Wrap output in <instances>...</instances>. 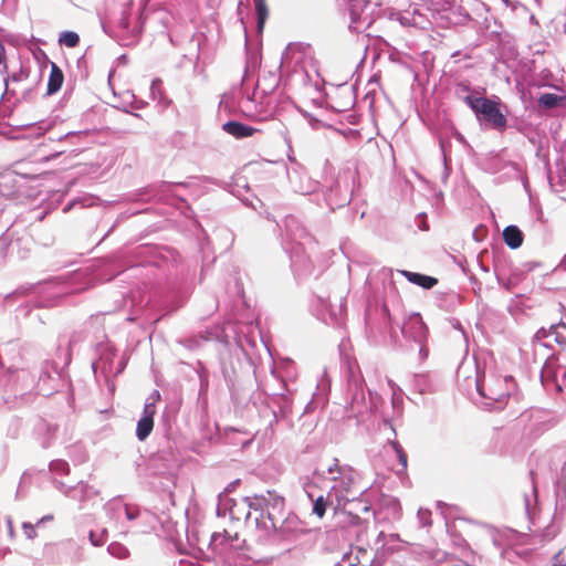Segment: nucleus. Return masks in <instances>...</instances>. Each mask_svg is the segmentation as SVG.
I'll return each instance as SVG.
<instances>
[{"label": "nucleus", "instance_id": "nucleus-1", "mask_svg": "<svg viewBox=\"0 0 566 566\" xmlns=\"http://www.w3.org/2000/svg\"><path fill=\"white\" fill-rule=\"evenodd\" d=\"M242 504L248 509L244 515L245 522H253L266 535H269V527H275V522L286 514L284 499L274 491L247 496Z\"/></svg>", "mask_w": 566, "mask_h": 566}, {"label": "nucleus", "instance_id": "nucleus-2", "mask_svg": "<svg viewBox=\"0 0 566 566\" xmlns=\"http://www.w3.org/2000/svg\"><path fill=\"white\" fill-rule=\"evenodd\" d=\"M325 473L340 474L328 491V499L331 502H335V510L344 509L348 502L356 500L363 493V490L356 484L355 470L347 464L340 465L337 459H333V462L326 468L316 469L313 472V480H319L321 476H325Z\"/></svg>", "mask_w": 566, "mask_h": 566}, {"label": "nucleus", "instance_id": "nucleus-3", "mask_svg": "<svg viewBox=\"0 0 566 566\" xmlns=\"http://www.w3.org/2000/svg\"><path fill=\"white\" fill-rule=\"evenodd\" d=\"M84 277L85 273L77 271L66 279H55L36 285L34 290L40 295L36 306L53 307L59 304L60 298L85 291L95 284L92 279H88L80 285Z\"/></svg>", "mask_w": 566, "mask_h": 566}, {"label": "nucleus", "instance_id": "nucleus-4", "mask_svg": "<svg viewBox=\"0 0 566 566\" xmlns=\"http://www.w3.org/2000/svg\"><path fill=\"white\" fill-rule=\"evenodd\" d=\"M104 509L108 520L116 528H119L122 533L128 531L124 525L126 521L133 522L135 520H142L145 523V527L138 530L142 533H147L153 528L151 523L155 517L148 511H142L138 506L125 504L119 499L108 501Z\"/></svg>", "mask_w": 566, "mask_h": 566}, {"label": "nucleus", "instance_id": "nucleus-5", "mask_svg": "<svg viewBox=\"0 0 566 566\" xmlns=\"http://www.w3.org/2000/svg\"><path fill=\"white\" fill-rule=\"evenodd\" d=\"M357 171L352 168L340 170L334 184L324 193V200L332 210L348 205L352 200Z\"/></svg>", "mask_w": 566, "mask_h": 566}, {"label": "nucleus", "instance_id": "nucleus-6", "mask_svg": "<svg viewBox=\"0 0 566 566\" xmlns=\"http://www.w3.org/2000/svg\"><path fill=\"white\" fill-rule=\"evenodd\" d=\"M369 410L366 399L364 380L360 375L349 370L347 379V402L345 412L347 418H357Z\"/></svg>", "mask_w": 566, "mask_h": 566}, {"label": "nucleus", "instance_id": "nucleus-7", "mask_svg": "<svg viewBox=\"0 0 566 566\" xmlns=\"http://www.w3.org/2000/svg\"><path fill=\"white\" fill-rule=\"evenodd\" d=\"M475 388L479 395L485 399V406L493 407L495 403L502 405L509 397L506 379L491 378L486 380L484 375H480V367L478 363H475Z\"/></svg>", "mask_w": 566, "mask_h": 566}, {"label": "nucleus", "instance_id": "nucleus-8", "mask_svg": "<svg viewBox=\"0 0 566 566\" xmlns=\"http://www.w3.org/2000/svg\"><path fill=\"white\" fill-rule=\"evenodd\" d=\"M96 355L97 358L92 364L93 373L96 378L98 374H101L108 380L109 377H115L124 370L125 361L119 360L115 364L114 358L116 353L108 340L97 344Z\"/></svg>", "mask_w": 566, "mask_h": 566}, {"label": "nucleus", "instance_id": "nucleus-9", "mask_svg": "<svg viewBox=\"0 0 566 566\" xmlns=\"http://www.w3.org/2000/svg\"><path fill=\"white\" fill-rule=\"evenodd\" d=\"M401 333L407 339H411L417 345H419L420 359H426L429 355V349L426 345L428 338V327L422 321V317L419 314L410 315L403 323Z\"/></svg>", "mask_w": 566, "mask_h": 566}, {"label": "nucleus", "instance_id": "nucleus-10", "mask_svg": "<svg viewBox=\"0 0 566 566\" xmlns=\"http://www.w3.org/2000/svg\"><path fill=\"white\" fill-rule=\"evenodd\" d=\"M312 242H297L296 244L283 243L284 250L290 254L291 266L298 276H306L313 273V262L306 252V247Z\"/></svg>", "mask_w": 566, "mask_h": 566}, {"label": "nucleus", "instance_id": "nucleus-11", "mask_svg": "<svg viewBox=\"0 0 566 566\" xmlns=\"http://www.w3.org/2000/svg\"><path fill=\"white\" fill-rule=\"evenodd\" d=\"M287 179L292 190L303 196L312 195L319 188V182L308 177L304 167L294 163L286 169Z\"/></svg>", "mask_w": 566, "mask_h": 566}, {"label": "nucleus", "instance_id": "nucleus-12", "mask_svg": "<svg viewBox=\"0 0 566 566\" xmlns=\"http://www.w3.org/2000/svg\"><path fill=\"white\" fill-rule=\"evenodd\" d=\"M304 532V525L294 513H286L275 522V527H269V534L282 541L295 539Z\"/></svg>", "mask_w": 566, "mask_h": 566}, {"label": "nucleus", "instance_id": "nucleus-13", "mask_svg": "<svg viewBox=\"0 0 566 566\" xmlns=\"http://www.w3.org/2000/svg\"><path fill=\"white\" fill-rule=\"evenodd\" d=\"M317 315L326 324L340 325L345 313L344 300L340 298L338 304L333 305L329 298L317 296L316 298Z\"/></svg>", "mask_w": 566, "mask_h": 566}, {"label": "nucleus", "instance_id": "nucleus-14", "mask_svg": "<svg viewBox=\"0 0 566 566\" xmlns=\"http://www.w3.org/2000/svg\"><path fill=\"white\" fill-rule=\"evenodd\" d=\"M475 115L480 120L489 123L494 129L502 130L506 126V117L501 112L496 101L485 98Z\"/></svg>", "mask_w": 566, "mask_h": 566}, {"label": "nucleus", "instance_id": "nucleus-15", "mask_svg": "<svg viewBox=\"0 0 566 566\" xmlns=\"http://www.w3.org/2000/svg\"><path fill=\"white\" fill-rule=\"evenodd\" d=\"M285 238L283 243L296 244L297 242H312L313 238L305 227L294 216H287L284 220Z\"/></svg>", "mask_w": 566, "mask_h": 566}, {"label": "nucleus", "instance_id": "nucleus-16", "mask_svg": "<svg viewBox=\"0 0 566 566\" xmlns=\"http://www.w3.org/2000/svg\"><path fill=\"white\" fill-rule=\"evenodd\" d=\"M179 187H186V184L163 181L160 184L148 186L145 188L144 193L148 195L150 199L165 201L169 197H177L176 189Z\"/></svg>", "mask_w": 566, "mask_h": 566}, {"label": "nucleus", "instance_id": "nucleus-17", "mask_svg": "<svg viewBox=\"0 0 566 566\" xmlns=\"http://www.w3.org/2000/svg\"><path fill=\"white\" fill-rule=\"evenodd\" d=\"M316 481L317 480H313V476L306 478V481L303 483V489L313 503V513L318 517H323L328 505H333L335 507V502L329 501L328 494L326 497L323 494L315 496L312 488Z\"/></svg>", "mask_w": 566, "mask_h": 566}, {"label": "nucleus", "instance_id": "nucleus-18", "mask_svg": "<svg viewBox=\"0 0 566 566\" xmlns=\"http://www.w3.org/2000/svg\"><path fill=\"white\" fill-rule=\"evenodd\" d=\"M306 49L307 46L303 43H290L282 53L280 66L291 67L293 65L295 69L302 63Z\"/></svg>", "mask_w": 566, "mask_h": 566}, {"label": "nucleus", "instance_id": "nucleus-19", "mask_svg": "<svg viewBox=\"0 0 566 566\" xmlns=\"http://www.w3.org/2000/svg\"><path fill=\"white\" fill-rule=\"evenodd\" d=\"M60 375L56 370V368L50 364L45 363L43 366L38 381V390L40 394L44 396H49L52 394L54 386L50 385L49 382H55L59 379Z\"/></svg>", "mask_w": 566, "mask_h": 566}, {"label": "nucleus", "instance_id": "nucleus-20", "mask_svg": "<svg viewBox=\"0 0 566 566\" xmlns=\"http://www.w3.org/2000/svg\"><path fill=\"white\" fill-rule=\"evenodd\" d=\"M366 333L370 342L375 345L387 343V338L389 337L390 342L395 343L396 337L391 332V327L389 324V319L385 318L381 326L376 331L374 326L367 321L366 322Z\"/></svg>", "mask_w": 566, "mask_h": 566}, {"label": "nucleus", "instance_id": "nucleus-21", "mask_svg": "<svg viewBox=\"0 0 566 566\" xmlns=\"http://www.w3.org/2000/svg\"><path fill=\"white\" fill-rule=\"evenodd\" d=\"M233 541H239V535H230L227 531L223 533H213L210 539V548L219 555L229 553V545H233Z\"/></svg>", "mask_w": 566, "mask_h": 566}, {"label": "nucleus", "instance_id": "nucleus-22", "mask_svg": "<svg viewBox=\"0 0 566 566\" xmlns=\"http://www.w3.org/2000/svg\"><path fill=\"white\" fill-rule=\"evenodd\" d=\"M20 178L13 174L8 172L0 176V197L12 198L19 191Z\"/></svg>", "mask_w": 566, "mask_h": 566}, {"label": "nucleus", "instance_id": "nucleus-23", "mask_svg": "<svg viewBox=\"0 0 566 566\" xmlns=\"http://www.w3.org/2000/svg\"><path fill=\"white\" fill-rule=\"evenodd\" d=\"M222 129L227 132L229 135L235 137V138H245L252 136L255 132H258L256 128L237 122V120H229L222 125Z\"/></svg>", "mask_w": 566, "mask_h": 566}, {"label": "nucleus", "instance_id": "nucleus-24", "mask_svg": "<svg viewBox=\"0 0 566 566\" xmlns=\"http://www.w3.org/2000/svg\"><path fill=\"white\" fill-rule=\"evenodd\" d=\"M553 364L551 358L546 359L541 371V381L544 387L548 388L549 384H552L557 392H562L563 387L556 381V371Z\"/></svg>", "mask_w": 566, "mask_h": 566}, {"label": "nucleus", "instance_id": "nucleus-25", "mask_svg": "<svg viewBox=\"0 0 566 566\" xmlns=\"http://www.w3.org/2000/svg\"><path fill=\"white\" fill-rule=\"evenodd\" d=\"M240 505L237 504L232 499H229L227 496H223L222 494H219V504L217 507V515L218 516H226L227 511H229L230 517L239 520V512H240Z\"/></svg>", "mask_w": 566, "mask_h": 566}, {"label": "nucleus", "instance_id": "nucleus-26", "mask_svg": "<svg viewBox=\"0 0 566 566\" xmlns=\"http://www.w3.org/2000/svg\"><path fill=\"white\" fill-rule=\"evenodd\" d=\"M401 274L412 284H416L418 286H421L426 290L432 289L437 283L438 280L433 276L424 275L421 273L416 272H409V271H401Z\"/></svg>", "mask_w": 566, "mask_h": 566}, {"label": "nucleus", "instance_id": "nucleus-27", "mask_svg": "<svg viewBox=\"0 0 566 566\" xmlns=\"http://www.w3.org/2000/svg\"><path fill=\"white\" fill-rule=\"evenodd\" d=\"M64 81V75L62 70L53 62H51V71L48 81V95L55 94L62 86Z\"/></svg>", "mask_w": 566, "mask_h": 566}, {"label": "nucleus", "instance_id": "nucleus-28", "mask_svg": "<svg viewBox=\"0 0 566 566\" xmlns=\"http://www.w3.org/2000/svg\"><path fill=\"white\" fill-rule=\"evenodd\" d=\"M537 104L543 109H553L566 105V95H556L553 93L542 94L537 98Z\"/></svg>", "mask_w": 566, "mask_h": 566}, {"label": "nucleus", "instance_id": "nucleus-29", "mask_svg": "<svg viewBox=\"0 0 566 566\" xmlns=\"http://www.w3.org/2000/svg\"><path fill=\"white\" fill-rule=\"evenodd\" d=\"M503 239L511 249H517L523 243V233L516 226H507L503 231Z\"/></svg>", "mask_w": 566, "mask_h": 566}, {"label": "nucleus", "instance_id": "nucleus-30", "mask_svg": "<svg viewBox=\"0 0 566 566\" xmlns=\"http://www.w3.org/2000/svg\"><path fill=\"white\" fill-rule=\"evenodd\" d=\"M460 303V295L454 292L440 293L437 295V305L443 311L452 312Z\"/></svg>", "mask_w": 566, "mask_h": 566}, {"label": "nucleus", "instance_id": "nucleus-31", "mask_svg": "<svg viewBox=\"0 0 566 566\" xmlns=\"http://www.w3.org/2000/svg\"><path fill=\"white\" fill-rule=\"evenodd\" d=\"M30 72L28 69L21 66L18 72H13L11 75L4 78L6 93L15 94V88L11 85L19 84L29 78Z\"/></svg>", "mask_w": 566, "mask_h": 566}, {"label": "nucleus", "instance_id": "nucleus-32", "mask_svg": "<svg viewBox=\"0 0 566 566\" xmlns=\"http://www.w3.org/2000/svg\"><path fill=\"white\" fill-rule=\"evenodd\" d=\"M59 489L65 495L82 501L86 495L87 491L90 490V486L88 484L83 482H80L76 486H66L64 483H59Z\"/></svg>", "mask_w": 566, "mask_h": 566}, {"label": "nucleus", "instance_id": "nucleus-33", "mask_svg": "<svg viewBox=\"0 0 566 566\" xmlns=\"http://www.w3.org/2000/svg\"><path fill=\"white\" fill-rule=\"evenodd\" d=\"M279 84V76L275 72H269L268 75H263L256 82V87L261 90L262 93H271Z\"/></svg>", "mask_w": 566, "mask_h": 566}, {"label": "nucleus", "instance_id": "nucleus-34", "mask_svg": "<svg viewBox=\"0 0 566 566\" xmlns=\"http://www.w3.org/2000/svg\"><path fill=\"white\" fill-rule=\"evenodd\" d=\"M166 1L163 0H142V12L140 18L147 19L150 14L156 13L159 10H164L163 6Z\"/></svg>", "mask_w": 566, "mask_h": 566}, {"label": "nucleus", "instance_id": "nucleus-35", "mask_svg": "<svg viewBox=\"0 0 566 566\" xmlns=\"http://www.w3.org/2000/svg\"><path fill=\"white\" fill-rule=\"evenodd\" d=\"M154 429V420L153 419H146L140 418L137 421L136 427V437L139 441H144L148 438V436L151 433Z\"/></svg>", "mask_w": 566, "mask_h": 566}, {"label": "nucleus", "instance_id": "nucleus-36", "mask_svg": "<svg viewBox=\"0 0 566 566\" xmlns=\"http://www.w3.org/2000/svg\"><path fill=\"white\" fill-rule=\"evenodd\" d=\"M523 501L525 513L527 514V516H531L532 514L535 513L537 503V491L534 483H532L530 492L524 493Z\"/></svg>", "mask_w": 566, "mask_h": 566}, {"label": "nucleus", "instance_id": "nucleus-37", "mask_svg": "<svg viewBox=\"0 0 566 566\" xmlns=\"http://www.w3.org/2000/svg\"><path fill=\"white\" fill-rule=\"evenodd\" d=\"M150 96L154 101H157L159 104L167 106L169 101L166 98L163 90H161V81L159 78H155L150 85Z\"/></svg>", "mask_w": 566, "mask_h": 566}, {"label": "nucleus", "instance_id": "nucleus-38", "mask_svg": "<svg viewBox=\"0 0 566 566\" xmlns=\"http://www.w3.org/2000/svg\"><path fill=\"white\" fill-rule=\"evenodd\" d=\"M69 455L76 464L83 463L87 459L86 451L80 443L73 444L69 448Z\"/></svg>", "mask_w": 566, "mask_h": 566}, {"label": "nucleus", "instance_id": "nucleus-39", "mask_svg": "<svg viewBox=\"0 0 566 566\" xmlns=\"http://www.w3.org/2000/svg\"><path fill=\"white\" fill-rule=\"evenodd\" d=\"M197 374L199 377V398H202L207 395L208 388H209V376L206 367H203L201 364L199 365V368L197 369Z\"/></svg>", "mask_w": 566, "mask_h": 566}, {"label": "nucleus", "instance_id": "nucleus-40", "mask_svg": "<svg viewBox=\"0 0 566 566\" xmlns=\"http://www.w3.org/2000/svg\"><path fill=\"white\" fill-rule=\"evenodd\" d=\"M389 443H390L391 448L394 449V451L397 455L398 462L401 467V469L398 471V473H403L407 470V454L398 441L392 440V441H389Z\"/></svg>", "mask_w": 566, "mask_h": 566}, {"label": "nucleus", "instance_id": "nucleus-41", "mask_svg": "<svg viewBox=\"0 0 566 566\" xmlns=\"http://www.w3.org/2000/svg\"><path fill=\"white\" fill-rule=\"evenodd\" d=\"M107 552L109 555L118 559H125L129 556L127 547L117 542L111 543L107 547Z\"/></svg>", "mask_w": 566, "mask_h": 566}, {"label": "nucleus", "instance_id": "nucleus-42", "mask_svg": "<svg viewBox=\"0 0 566 566\" xmlns=\"http://www.w3.org/2000/svg\"><path fill=\"white\" fill-rule=\"evenodd\" d=\"M552 334H555V326L552 325L549 327V329H546L544 327L539 328L535 336H534V347L536 348L537 346H543V347H548L549 345L547 343H543L542 340L552 336Z\"/></svg>", "mask_w": 566, "mask_h": 566}, {"label": "nucleus", "instance_id": "nucleus-43", "mask_svg": "<svg viewBox=\"0 0 566 566\" xmlns=\"http://www.w3.org/2000/svg\"><path fill=\"white\" fill-rule=\"evenodd\" d=\"M59 42L67 48H75L80 43V36L76 32L64 31L60 34Z\"/></svg>", "mask_w": 566, "mask_h": 566}, {"label": "nucleus", "instance_id": "nucleus-44", "mask_svg": "<svg viewBox=\"0 0 566 566\" xmlns=\"http://www.w3.org/2000/svg\"><path fill=\"white\" fill-rule=\"evenodd\" d=\"M453 543L461 548L462 558L469 559V556L472 555V551L470 549L468 543L461 537L454 538ZM457 566H468V560H460Z\"/></svg>", "mask_w": 566, "mask_h": 566}, {"label": "nucleus", "instance_id": "nucleus-45", "mask_svg": "<svg viewBox=\"0 0 566 566\" xmlns=\"http://www.w3.org/2000/svg\"><path fill=\"white\" fill-rule=\"evenodd\" d=\"M88 135V132L87 130H82V132H69L64 135H61L59 137H56V140L59 142H63V140H66V142H70L71 144H76L78 143L82 138L86 137Z\"/></svg>", "mask_w": 566, "mask_h": 566}, {"label": "nucleus", "instance_id": "nucleus-46", "mask_svg": "<svg viewBox=\"0 0 566 566\" xmlns=\"http://www.w3.org/2000/svg\"><path fill=\"white\" fill-rule=\"evenodd\" d=\"M255 10L258 13V27L259 29L263 28V23L268 15V9L264 0H254Z\"/></svg>", "mask_w": 566, "mask_h": 566}, {"label": "nucleus", "instance_id": "nucleus-47", "mask_svg": "<svg viewBox=\"0 0 566 566\" xmlns=\"http://www.w3.org/2000/svg\"><path fill=\"white\" fill-rule=\"evenodd\" d=\"M88 538L93 546H102L107 541V528H102L98 533L90 531Z\"/></svg>", "mask_w": 566, "mask_h": 566}, {"label": "nucleus", "instance_id": "nucleus-48", "mask_svg": "<svg viewBox=\"0 0 566 566\" xmlns=\"http://www.w3.org/2000/svg\"><path fill=\"white\" fill-rule=\"evenodd\" d=\"M50 470L60 475H66L70 472V465L64 460H54L50 463Z\"/></svg>", "mask_w": 566, "mask_h": 566}, {"label": "nucleus", "instance_id": "nucleus-49", "mask_svg": "<svg viewBox=\"0 0 566 566\" xmlns=\"http://www.w3.org/2000/svg\"><path fill=\"white\" fill-rule=\"evenodd\" d=\"M485 98L486 97L478 96L471 93L470 95H465V97L462 101L474 112V114H476L481 103H483Z\"/></svg>", "mask_w": 566, "mask_h": 566}, {"label": "nucleus", "instance_id": "nucleus-50", "mask_svg": "<svg viewBox=\"0 0 566 566\" xmlns=\"http://www.w3.org/2000/svg\"><path fill=\"white\" fill-rule=\"evenodd\" d=\"M471 94V85L468 82H458L454 86V95L459 99H463L465 95Z\"/></svg>", "mask_w": 566, "mask_h": 566}, {"label": "nucleus", "instance_id": "nucleus-51", "mask_svg": "<svg viewBox=\"0 0 566 566\" xmlns=\"http://www.w3.org/2000/svg\"><path fill=\"white\" fill-rule=\"evenodd\" d=\"M417 518L422 527H429L431 525V511L427 509H419L417 513Z\"/></svg>", "mask_w": 566, "mask_h": 566}, {"label": "nucleus", "instance_id": "nucleus-52", "mask_svg": "<svg viewBox=\"0 0 566 566\" xmlns=\"http://www.w3.org/2000/svg\"><path fill=\"white\" fill-rule=\"evenodd\" d=\"M440 148L443 157V175L442 179L446 180L450 175V167L448 164V154H447V145L444 140L440 139Z\"/></svg>", "mask_w": 566, "mask_h": 566}, {"label": "nucleus", "instance_id": "nucleus-53", "mask_svg": "<svg viewBox=\"0 0 566 566\" xmlns=\"http://www.w3.org/2000/svg\"><path fill=\"white\" fill-rule=\"evenodd\" d=\"M428 376L427 375H418L416 378L417 387L421 394L430 392L431 388L427 384Z\"/></svg>", "mask_w": 566, "mask_h": 566}, {"label": "nucleus", "instance_id": "nucleus-54", "mask_svg": "<svg viewBox=\"0 0 566 566\" xmlns=\"http://www.w3.org/2000/svg\"><path fill=\"white\" fill-rule=\"evenodd\" d=\"M156 413V406L153 403L145 402L143 413L140 418L153 419Z\"/></svg>", "mask_w": 566, "mask_h": 566}, {"label": "nucleus", "instance_id": "nucleus-55", "mask_svg": "<svg viewBox=\"0 0 566 566\" xmlns=\"http://www.w3.org/2000/svg\"><path fill=\"white\" fill-rule=\"evenodd\" d=\"M21 244H22V239H17V240L11 241L9 243V252L11 254H13L14 251L17 250L19 258H25V253H20V251H19Z\"/></svg>", "mask_w": 566, "mask_h": 566}, {"label": "nucleus", "instance_id": "nucleus-56", "mask_svg": "<svg viewBox=\"0 0 566 566\" xmlns=\"http://www.w3.org/2000/svg\"><path fill=\"white\" fill-rule=\"evenodd\" d=\"M388 384H389V386L392 389V398H391L392 399V406L396 408L398 402L401 401L400 395L398 394V391H400V389L396 388V385L391 380H388Z\"/></svg>", "mask_w": 566, "mask_h": 566}, {"label": "nucleus", "instance_id": "nucleus-57", "mask_svg": "<svg viewBox=\"0 0 566 566\" xmlns=\"http://www.w3.org/2000/svg\"><path fill=\"white\" fill-rule=\"evenodd\" d=\"M25 536L30 539L34 538L36 533L34 526L31 523H23L22 525Z\"/></svg>", "mask_w": 566, "mask_h": 566}, {"label": "nucleus", "instance_id": "nucleus-58", "mask_svg": "<svg viewBox=\"0 0 566 566\" xmlns=\"http://www.w3.org/2000/svg\"><path fill=\"white\" fill-rule=\"evenodd\" d=\"M449 323L451 324V326L454 329L459 331L463 335V337L467 339V335H465L464 328H463V326H462V324H461V322L459 319L450 318Z\"/></svg>", "mask_w": 566, "mask_h": 566}, {"label": "nucleus", "instance_id": "nucleus-59", "mask_svg": "<svg viewBox=\"0 0 566 566\" xmlns=\"http://www.w3.org/2000/svg\"><path fill=\"white\" fill-rule=\"evenodd\" d=\"M161 398L160 392L158 390H153L151 394L148 396L146 402L153 403L156 406V402L159 401Z\"/></svg>", "mask_w": 566, "mask_h": 566}, {"label": "nucleus", "instance_id": "nucleus-60", "mask_svg": "<svg viewBox=\"0 0 566 566\" xmlns=\"http://www.w3.org/2000/svg\"><path fill=\"white\" fill-rule=\"evenodd\" d=\"M82 338L83 337L81 333H74L69 340V347L73 348L78 342L82 340Z\"/></svg>", "mask_w": 566, "mask_h": 566}, {"label": "nucleus", "instance_id": "nucleus-61", "mask_svg": "<svg viewBox=\"0 0 566 566\" xmlns=\"http://www.w3.org/2000/svg\"><path fill=\"white\" fill-rule=\"evenodd\" d=\"M25 293H27V290H25V289H23V287H20V289H18V290H15L13 293H11V294H7V295H6V300H10V298H12V297H14V296L24 295Z\"/></svg>", "mask_w": 566, "mask_h": 566}, {"label": "nucleus", "instance_id": "nucleus-62", "mask_svg": "<svg viewBox=\"0 0 566 566\" xmlns=\"http://www.w3.org/2000/svg\"><path fill=\"white\" fill-rule=\"evenodd\" d=\"M244 541L239 537V541H233V545H229L230 551H239L242 548Z\"/></svg>", "mask_w": 566, "mask_h": 566}, {"label": "nucleus", "instance_id": "nucleus-63", "mask_svg": "<svg viewBox=\"0 0 566 566\" xmlns=\"http://www.w3.org/2000/svg\"><path fill=\"white\" fill-rule=\"evenodd\" d=\"M340 474L337 473H325V476H321L319 479H326L331 481L333 484L336 483Z\"/></svg>", "mask_w": 566, "mask_h": 566}, {"label": "nucleus", "instance_id": "nucleus-64", "mask_svg": "<svg viewBox=\"0 0 566 566\" xmlns=\"http://www.w3.org/2000/svg\"><path fill=\"white\" fill-rule=\"evenodd\" d=\"M133 97H135V96L133 95ZM134 99H135V101H134V103H133V106H134L135 108H137V109H142V108H144V107H145L146 103H145L144 101L136 99V98H134Z\"/></svg>", "mask_w": 566, "mask_h": 566}]
</instances>
